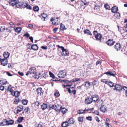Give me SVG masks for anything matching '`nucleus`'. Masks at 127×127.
I'll list each match as a JSON object with an SVG mask.
<instances>
[{
	"label": "nucleus",
	"instance_id": "nucleus-48",
	"mask_svg": "<svg viewBox=\"0 0 127 127\" xmlns=\"http://www.w3.org/2000/svg\"><path fill=\"white\" fill-rule=\"evenodd\" d=\"M48 74L45 73H44L42 75V76L43 77L45 78H46L48 77Z\"/></svg>",
	"mask_w": 127,
	"mask_h": 127
},
{
	"label": "nucleus",
	"instance_id": "nucleus-29",
	"mask_svg": "<svg viewBox=\"0 0 127 127\" xmlns=\"http://www.w3.org/2000/svg\"><path fill=\"white\" fill-rule=\"evenodd\" d=\"M14 30L16 32L19 33L21 30V28L20 27H17L16 29L14 28Z\"/></svg>",
	"mask_w": 127,
	"mask_h": 127
},
{
	"label": "nucleus",
	"instance_id": "nucleus-41",
	"mask_svg": "<svg viewBox=\"0 0 127 127\" xmlns=\"http://www.w3.org/2000/svg\"><path fill=\"white\" fill-rule=\"evenodd\" d=\"M28 101L26 99H24L22 101V103L24 105H26L27 104Z\"/></svg>",
	"mask_w": 127,
	"mask_h": 127
},
{
	"label": "nucleus",
	"instance_id": "nucleus-16",
	"mask_svg": "<svg viewBox=\"0 0 127 127\" xmlns=\"http://www.w3.org/2000/svg\"><path fill=\"white\" fill-rule=\"evenodd\" d=\"M55 109L56 111H61L62 107L61 105L59 104L56 105L55 106Z\"/></svg>",
	"mask_w": 127,
	"mask_h": 127
},
{
	"label": "nucleus",
	"instance_id": "nucleus-5",
	"mask_svg": "<svg viewBox=\"0 0 127 127\" xmlns=\"http://www.w3.org/2000/svg\"><path fill=\"white\" fill-rule=\"evenodd\" d=\"M0 63L3 66H5L8 64V60L6 59H1L0 58Z\"/></svg>",
	"mask_w": 127,
	"mask_h": 127
},
{
	"label": "nucleus",
	"instance_id": "nucleus-38",
	"mask_svg": "<svg viewBox=\"0 0 127 127\" xmlns=\"http://www.w3.org/2000/svg\"><path fill=\"white\" fill-rule=\"evenodd\" d=\"M84 118L83 117H79L78 118V120L79 122H82L83 121V119Z\"/></svg>",
	"mask_w": 127,
	"mask_h": 127
},
{
	"label": "nucleus",
	"instance_id": "nucleus-12",
	"mask_svg": "<svg viewBox=\"0 0 127 127\" xmlns=\"http://www.w3.org/2000/svg\"><path fill=\"white\" fill-rule=\"evenodd\" d=\"M115 43L114 41L111 39H109L106 42L107 44L110 46L113 45Z\"/></svg>",
	"mask_w": 127,
	"mask_h": 127
},
{
	"label": "nucleus",
	"instance_id": "nucleus-15",
	"mask_svg": "<svg viewBox=\"0 0 127 127\" xmlns=\"http://www.w3.org/2000/svg\"><path fill=\"white\" fill-rule=\"evenodd\" d=\"M36 71V68L34 67H32L29 69V72L31 74H33Z\"/></svg>",
	"mask_w": 127,
	"mask_h": 127
},
{
	"label": "nucleus",
	"instance_id": "nucleus-58",
	"mask_svg": "<svg viewBox=\"0 0 127 127\" xmlns=\"http://www.w3.org/2000/svg\"><path fill=\"white\" fill-rule=\"evenodd\" d=\"M0 28L1 29V30H3L1 31V32H2L3 30H5V27L4 26H1Z\"/></svg>",
	"mask_w": 127,
	"mask_h": 127
},
{
	"label": "nucleus",
	"instance_id": "nucleus-27",
	"mask_svg": "<svg viewBox=\"0 0 127 127\" xmlns=\"http://www.w3.org/2000/svg\"><path fill=\"white\" fill-rule=\"evenodd\" d=\"M61 112L63 114H64L67 111V110L65 108L62 107L61 110Z\"/></svg>",
	"mask_w": 127,
	"mask_h": 127
},
{
	"label": "nucleus",
	"instance_id": "nucleus-30",
	"mask_svg": "<svg viewBox=\"0 0 127 127\" xmlns=\"http://www.w3.org/2000/svg\"><path fill=\"white\" fill-rule=\"evenodd\" d=\"M49 110L54 109L55 107L54 105L52 103H50L48 105Z\"/></svg>",
	"mask_w": 127,
	"mask_h": 127
},
{
	"label": "nucleus",
	"instance_id": "nucleus-61",
	"mask_svg": "<svg viewBox=\"0 0 127 127\" xmlns=\"http://www.w3.org/2000/svg\"><path fill=\"white\" fill-rule=\"evenodd\" d=\"M29 39L32 43H33V37L32 36L30 37Z\"/></svg>",
	"mask_w": 127,
	"mask_h": 127
},
{
	"label": "nucleus",
	"instance_id": "nucleus-63",
	"mask_svg": "<svg viewBox=\"0 0 127 127\" xmlns=\"http://www.w3.org/2000/svg\"><path fill=\"white\" fill-rule=\"evenodd\" d=\"M32 45H31V44L28 43L27 45V46L28 47V48L29 47H30V48H31V47L32 46Z\"/></svg>",
	"mask_w": 127,
	"mask_h": 127
},
{
	"label": "nucleus",
	"instance_id": "nucleus-56",
	"mask_svg": "<svg viewBox=\"0 0 127 127\" xmlns=\"http://www.w3.org/2000/svg\"><path fill=\"white\" fill-rule=\"evenodd\" d=\"M18 74L21 76H23L24 75V73L23 72H21L20 71L18 72Z\"/></svg>",
	"mask_w": 127,
	"mask_h": 127
},
{
	"label": "nucleus",
	"instance_id": "nucleus-45",
	"mask_svg": "<svg viewBox=\"0 0 127 127\" xmlns=\"http://www.w3.org/2000/svg\"><path fill=\"white\" fill-rule=\"evenodd\" d=\"M19 99H16L14 101V104H17L19 102Z\"/></svg>",
	"mask_w": 127,
	"mask_h": 127
},
{
	"label": "nucleus",
	"instance_id": "nucleus-21",
	"mask_svg": "<svg viewBox=\"0 0 127 127\" xmlns=\"http://www.w3.org/2000/svg\"><path fill=\"white\" fill-rule=\"evenodd\" d=\"M67 122H68L69 124H71L73 125L74 124L75 122V121L74 119L72 118H71L69 119Z\"/></svg>",
	"mask_w": 127,
	"mask_h": 127
},
{
	"label": "nucleus",
	"instance_id": "nucleus-46",
	"mask_svg": "<svg viewBox=\"0 0 127 127\" xmlns=\"http://www.w3.org/2000/svg\"><path fill=\"white\" fill-rule=\"evenodd\" d=\"M63 81L65 84H67L69 83H71L70 82V81H69L67 80H63Z\"/></svg>",
	"mask_w": 127,
	"mask_h": 127
},
{
	"label": "nucleus",
	"instance_id": "nucleus-50",
	"mask_svg": "<svg viewBox=\"0 0 127 127\" xmlns=\"http://www.w3.org/2000/svg\"><path fill=\"white\" fill-rule=\"evenodd\" d=\"M29 109V108L27 107L24 109V111L25 113H26L27 112H28Z\"/></svg>",
	"mask_w": 127,
	"mask_h": 127
},
{
	"label": "nucleus",
	"instance_id": "nucleus-7",
	"mask_svg": "<svg viewBox=\"0 0 127 127\" xmlns=\"http://www.w3.org/2000/svg\"><path fill=\"white\" fill-rule=\"evenodd\" d=\"M15 5L18 8H23V6L24 5V2L21 3L20 2H17V1Z\"/></svg>",
	"mask_w": 127,
	"mask_h": 127
},
{
	"label": "nucleus",
	"instance_id": "nucleus-3",
	"mask_svg": "<svg viewBox=\"0 0 127 127\" xmlns=\"http://www.w3.org/2000/svg\"><path fill=\"white\" fill-rule=\"evenodd\" d=\"M114 88L113 89L114 90H116L117 91L120 92L122 89V87L119 84H116L114 86Z\"/></svg>",
	"mask_w": 127,
	"mask_h": 127
},
{
	"label": "nucleus",
	"instance_id": "nucleus-18",
	"mask_svg": "<svg viewBox=\"0 0 127 127\" xmlns=\"http://www.w3.org/2000/svg\"><path fill=\"white\" fill-rule=\"evenodd\" d=\"M36 92L37 94L38 95H42L43 92V91L41 88L37 89Z\"/></svg>",
	"mask_w": 127,
	"mask_h": 127
},
{
	"label": "nucleus",
	"instance_id": "nucleus-49",
	"mask_svg": "<svg viewBox=\"0 0 127 127\" xmlns=\"http://www.w3.org/2000/svg\"><path fill=\"white\" fill-rule=\"evenodd\" d=\"M86 119L88 120L92 121V117L91 116H89L86 118Z\"/></svg>",
	"mask_w": 127,
	"mask_h": 127
},
{
	"label": "nucleus",
	"instance_id": "nucleus-59",
	"mask_svg": "<svg viewBox=\"0 0 127 127\" xmlns=\"http://www.w3.org/2000/svg\"><path fill=\"white\" fill-rule=\"evenodd\" d=\"M23 36H26L27 37H30V35L29 34L27 33L24 34V35Z\"/></svg>",
	"mask_w": 127,
	"mask_h": 127
},
{
	"label": "nucleus",
	"instance_id": "nucleus-20",
	"mask_svg": "<svg viewBox=\"0 0 127 127\" xmlns=\"http://www.w3.org/2000/svg\"><path fill=\"white\" fill-rule=\"evenodd\" d=\"M8 121L6 119L3 120L2 122H1L2 126H4L5 125L8 126L9 124H8Z\"/></svg>",
	"mask_w": 127,
	"mask_h": 127
},
{
	"label": "nucleus",
	"instance_id": "nucleus-17",
	"mask_svg": "<svg viewBox=\"0 0 127 127\" xmlns=\"http://www.w3.org/2000/svg\"><path fill=\"white\" fill-rule=\"evenodd\" d=\"M62 50V54L64 56H66L69 53L68 50L66 49H65L64 48V49Z\"/></svg>",
	"mask_w": 127,
	"mask_h": 127
},
{
	"label": "nucleus",
	"instance_id": "nucleus-60",
	"mask_svg": "<svg viewBox=\"0 0 127 127\" xmlns=\"http://www.w3.org/2000/svg\"><path fill=\"white\" fill-rule=\"evenodd\" d=\"M95 119L98 122H99V121L100 120L99 119V118L97 117H95Z\"/></svg>",
	"mask_w": 127,
	"mask_h": 127
},
{
	"label": "nucleus",
	"instance_id": "nucleus-62",
	"mask_svg": "<svg viewBox=\"0 0 127 127\" xmlns=\"http://www.w3.org/2000/svg\"><path fill=\"white\" fill-rule=\"evenodd\" d=\"M100 8V6H98L97 5H95V9H99Z\"/></svg>",
	"mask_w": 127,
	"mask_h": 127
},
{
	"label": "nucleus",
	"instance_id": "nucleus-4",
	"mask_svg": "<svg viewBox=\"0 0 127 127\" xmlns=\"http://www.w3.org/2000/svg\"><path fill=\"white\" fill-rule=\"evenodd\" d=\"M111 11L112 12L114 13H116L118 15H117L118 16L120 17V14L117 13V12L118 10V8L116 6H114L112 7L111 9Z\"/></svg>",
	"mask_w": 127,
	"mask_h": 127
},
{
	"label": "nucleus",
	"instance_id": "nucleus-52",
	"mask_svg": "<svg viewBox=\"0 0 127 127\" xmlns=\"http://www.w3.org/2000/svg\"><path fill=\"white\" fill-rule=\"evenodd\" d=\"M4 89V87L1 85L0 86V90L3 91Z\"/></svg>",
	"mask_w": 127,
	"mask_h": 127
},
{
	"label": "nucleus",
	"instance_id": "nucleus-53",
	"mask_svg": "<svg viewBox=\"0 0 127 127\" xmlns=\"http://www.w3.org/2000/svg\"><path fill=\"white\" fill-rule=\"evenodd\" d=\"M54 95L58 97L60 95L59 92H56L55 93Z\"/></svg>",
	"mask_w": 127,
	"mask_h": 127
},
{
	"label": "nucleus",
	"instance_id": "nucleus-57",
	"mask_svg": "<svg viewBox=\"0 0 127 127\" xmlns=\"http://www.w3.org/2000/svg\"><path fill=\"white\" fill-rule=\"evenodd\" d=\"M58 29V28H56L54 29L53 30V31L54 33H56Z\"/></svg>",
	"mask_w": 127,
	"mask_h": 127
},
{
	"label": "nucleus",
	"instance_id": "nucleus-2",
	"mask_svg": "<svg viewBox=\"0 0 127 127\" xmlns=\"http://www.w3.org/2000/svg\"><path fill=\"white\" fill-rule=\"evenodd\" d=\"M7 90L8 92L9 91L12 95L15 96V91H14L12 89L11 85H9L7 88Z\"/></svg>",
	"mask_w": 127,
	"mask_h": 127
},
{
	"label": "nucleus",
	"instance_id": "nucleus-33",
	"mask_svg": "<svg viewBox=\"0 0 127 127\" xmlns=\"http://www.w3.org/2000/svg\"><path fill=\"white\" fill-rule=\"evenodd\" d=\"M60 27L61 30H62L63 31L66 29V28H65V26L62 23H61L60 25Z\"/></svg>",
	"mask_w": 127,
	"mask_h": 127
},
{
	"label": "nucleus",
	"instance_id": "nucleus-11",
	"mask_svg": "<svg viewBox=\"0 0 127 127\" xmlns=\"http://www.w3.org/2000/svg\"><path fill=\"white\" fill-rule=\"evenodd\" d=\"M105 74H107L108 75L114 77L115 76L116 73L114 71H112L107 72L105 73Z\"/></svg>",
	"mask_w": 127,
	"mask_h": 127
},
{
	"label": "nucleus",
	"instance_id": "nucleus-51",
	"mask_svg": "<svg viewBox=\"0 0 127 127\" xmlns=\"http://www.w3.org/2000/svg\"><path fill=\"white\" fill-rule=\"evenodd\" d=\"M39 77L40 76L39 75H37L36 74H36L34 76V78L37 79L39 78Z\"/></svg>",
	"mask_w": 127,
	"mask_h": 127
},
{
	"label": "nucleus",
	"instance_id": "nucleus-44",
	"mask_svg": "<svg viewBox=\"0 0 127 127\" xmlns=\"http://www.w3.org/2000/svg\"><path fill=\"white\" fill-rule=\"evenodd\" d=\"M104 7L105 8L107 9H110V7L107 4H105L104 5Z\"/></svg>",
	"mask_w": 127,
	"mask_h": 127
},
{
	"label": "nucleus",
	"instance_id": "nucleus-32",
	"mask_svg": "<svg viewBox=\"0 0 127 127\" xmlns=\"http://www.w3.org/2000/svg\"><path fill=\"white\" fill-rule=\"evenodd\" d=\"M24 118L23 117H20L18 118L17 121L19 123L22 122L24 120Z\"/></svg>",
	"mask_w": 127,
	"mask_h": 127
},
{
	"label": "nucleus",
	"instance_id": "nucleus-54",
	"mask_svg": "<svg viewBox=\"0 0 127 127\" xmlns=\"http://www.w3.org/2000/svg\"><path fill=\"white\" fill-rule=\"evenodd\" d=\"M49 74L51 77L52 78H54L55 77V76L51 72H49Z\"/></svg>",
	"mask_w": 127,
	"mask_h": 127
},
{
	"label": "nucleus",
	"instance_id": "nucleus-24",
	"mask_svg": "<svg viewBox=\"0 0 127 127\" xmlns=\"http://www.w3.org/2000/svg\"><path fill=\"white\" fill-rule=\"evenodd\" d=\"M69 125L67 121L64 122L62 125V127H67Z\"/></svg>",
	"mask_w": 127,
	"mask_h": 127
},
{
	"label": "nucleus",
	"instance_id": "nucleus-13",
	"mask_svg": "<svg viewBox=\"0 0 127 127\" xmlns=\"http://www.w3.org/2000/svg\"><path fill=\"white\" fill-rule=\"evenodd\" d=\"M121 47V45L119 43H117L114 46V48L117 51L120 50Z\"/></svg>",
	"mask_w": 127,
	"mask_h": 127
},
{
	"label": "nucleus",
	"instance_id": "nucleus-19",
	"mask_svg": "<svg viewBox=\"0 0 127 127\" xmlns=\"http://www.w3.org/2000/svg\"><path fill=\"white\" fill-rule=\"evenodd\" d=\"M16 0H9V3L10 5L13 6L16 4Z\"/></svg>",
	"mask_w": 127,
	"mask_h": 127
},
{
	"label": "nucleus",
	"instance_id": "nucleus-35",
	"mask_svg": "<svg viewBox=\"0 0 127 127\" xmlns=\"http://www.w3.org/2000/svg\"><path fill=\"white\" fill-rule=\"evenodd\" d=\"M84 33L90 35H91L92 34L91 33L90 31L88 30L87 29L84 31Z\"/></svg>",
	"mask_w": 127,
	"mask_h": 127
},
{
	"label": "nucleus",
	"instance_id": "nucleus-9",
	"mask_svg": "<svg viewBox=\"0 0 127 127\" xmlns=\"http://www.w3.org/2000/svg\"><path fill=\"white\" fill-rule=\"evenodd\" d=\"M26 8L27 9L31 10L32 9V7L30 5H29L26 1L24 2V5L23 6V8Z\"/></svg>",
	"mask_w": 127,
	"mask_h": 127
},
{
	"label": "nucleus",
	"instance_id": "nucleus-43",
	"mask_svg": "<svg viewBox=\"0 0 127 127\" xmlns=\"http://www.w3.org/2000/svg\"><path fill=\"white\" fill-rule=\"evenodd\" d=\"M15 94V96L16 97H18L20 95V93L19 92L16 91Z\"/></svg>",
	"mask_w": 127,
	"mask_h": 127
},
{
	"label": "nucleus",
	"instance_id": "nucleus-42",
	"mask_svg": "<svg viewBox=\"0 0 127 127\" xmlns=\"http://www.w3.org/2000/svg\"><path fill=\"white\" fill-rule=\"evenodd\" d=\"M101 81L103 83H104L106 84H108V81H106V80L105 79H101Z\"/></svg>",
	"mask_w": 127,
	"mask_h": 127
},
{
	"label": "nucleus",
	"instance_id": "nucleus-10",
	"mask_svg": "<svg viewBox=\"0 0 127 127\" xmlns=\"http://www.w3.org/2000/svg\"><path fill=\"white\" fill-rule=\"evenodd\" d=\"M92 99V101H93L95 102H96L97 101L99 98L98 95H92L91 97Z\"/></svg>",
	"mask_w": 127,
	"mask_h": 127
},
{
	"label": "nucleus",
	"instance_id": "nucleus-8",
	"mask_svg": "<svg viewBox=\"0 0 127 127\" xmlns=\"http://www.w3.org/2000/svg\"><path fill=\"white\" fill-rule=\"evenodd\" d=\"M92 102V98L89 97H88L85 99V103L86 104H88Z\"/></svg>",
	"mask_w": 127,
	"mask_h": 127
},
{
	"label": "nucleus",
	"instance_id": "nucleus-6",
	"mask_svg": "<svg viewBox=\"0 0 127 127\" xmlns=\"http://www.w3.org/2000/svg\"><path fill=\"white\" fill-rule=\"evenodd\" d=\"M51 21H52V23L54 25H57L59 23V19L58 17H57L56 19H51Z\"/></svg>",
	"mask_w": 127,
	"mask_h": 127
},
{
	"label": "nucleus",
	"instance_id": "nucleus-40",
	"mask_svg": "<svg viewBox=\"0 0 127 127\" xmlns=\"http://www.w3.org/2000/svg\"><path fill=\"white\" fill-rule=\"evenodd\" d=\"M77 112L79 114L83 113H85V110L82 109H80Z\"/></svg>",
	"mask_w": 127,
	"mask_h": 127
},
{
	"label": "nucleus",
	"instance_id": "nucleus-37",
	"mask_svg": "<svg viewBox=\"0 0 127 127\" xmlns=\"http://www.w3.org/2000/svg\"><path fill=\"white\" fill-rule=\"evenodd\" d=\"M108 83L107 84L110 87H113L114 85V83L111 82H108Z\"/></svg>",
	"mask_w": 127,
	"mask_h": 127
},
{
	"label": "nucleus",
	"instance_id": "nucleus-47",
	"mask_svg": "<svg viewBox=\"0 0 127 127\" xmlns=\"http://www.w3.org/2000/svg\"><path fill=\"white\" fill-rule=\"evenodd\" d=\"M41 16L44 19L45 18H46L47 16V15L44 13H43L41 14Z\"/></svg>",
	"mask_w": 127,
	"mask_h": 127
},
{
	"label": "nucleus",
	"instance_id": "nucleus-25",
	"mask_svg": "<svg viewBox=\"0 0 127 127\" xmlns=\"http://www.w3.org/2000/svg\"><path fill=\"white\" fill-rule=\"evenodd\" d=\"M84 83L85 87L87 88H88L91 85L89 82H84Z\"/></svg>",
	"mask_w": 127,
	"mask_h": 127
},
{
	"label": "nucleus",
	"instance_id": "nucleus-64",
	"mask_svg": "<svg viewBox=\"0 0 127 127\" xmlns=\"http://www.w3.org/2000/svg\"><path fill=\"white\" fill-rule=\"evenodd\" d=\"M123 88L125 91H127V87L126 86H124L122 87Z\"/></svg>",
	"mask_w": 127,
	"mask_h": 127
},
{
	"label": "nucleus",
	"instance_id": "nucleus-55",
	"mask_svg": "<svg viewBox=\"0 0 127 127\" xmlns=\"http://www.w3.org/2000/svg\"><path fill=\"white\" fill-rule=\"evenodd\" d=\"M71 86H72V85H62V86L64 88H65L66 86H69L70 88H71Z\"/></svg>",
	"mask_w": 127,
	"mask_h": 127
},
{
	"label": "nucleus",
	"instance_id": "nucleus-26",
	"mask_svg": "<svg viewBox=\"0 0 127 127\" xmlns=\"http://www.w3.org/2000/svg\"><path fill=\"white\" fill-rule=\"evenodd\" d=\"M23 108V107L22 106H19L16 114H18L19 112H21Z\"/></svg>",
	"mask_w": 127,
	"mask_h": 127
},
{
	"label": "nucleus",
	"instance_id": "nucleus-39",
	"mask_svg": "<svg viewBox=\"0 0 127 127\" xmlns=\"http://www.w3.org/2000/svg\"><path fill=\"white\" fill-rule=\"evenodd\" d=\"M14 123V121L13 120H10L8 121V124H9V125H12Z\"/></svg>",
	"mask_w": 127,
	"mask_h": 127
},
{
	"label": "nucleus",
	"instance_id": "nucleus-1",
	"mask_svg": "<svg viewBox=\"0 0 127 127\" xmlns=\"http://www.w3.org/2000/svg\"><path fill=\"white\" fill-rule=\"evenodd\" d=\"M66 75V72L65 70L60 71L58 74V76L60 78H64Z\"/></svg>",
	"mask_w": 127,
	"mask_h": 127
},
{
	"label": "nucleus",
	"instance_id": "nucleus-22",
	"mask_svg": "<svg viewBox=\"0 0 127 127\" xmlns=\"http://www.w3.org/2000/svg\"><path fill=\"white\" fill-rule=\"evenodd\" d=\"M95 37L97 40H100L101 39L102 36L99 33H97L96 35H95Z\"/></svg>",
	"mask_w": 127,
	"mask_h": 127
},
{
	"label": "nucleus",
	"instance_id": "nucleus-28",
	"mask_svg": "<svg viewBox=\"0 0 127 127\" xmlns=\"http://www.w3.org/2000/svg\"><path fill=\"white\" fill-rule=\"evenodd\" d=\"M41 108L43 110H44L46 109L47 107V105L46 104L43 103L41 105Z\"/></svg>",
	"mask_w": 127,
	"mask_h": 127
},
{
	"label": "nucleus",
	"instance_id": "nucleus-31",
	"mask_svg": "<svg viewBox=\"0 0 127 127\" xmlns=\"http://www.w3.org/2000/svg\"><path fill=\"white\" fill-rule=\"evenodd\" d=\"M100 110L101 111L103 112H105L106 110L104 105H102L101 107L100 108Z\"/></svg>",
	"mask_w": 127,
	"mask_h": 127
},
{
	"label": "nucleus",
	"instance_id": "nucleus-23",
	"mask_svg": "<svg viewBox=\"0 0 127 127\" xmlns=\"http://www.w3.org/2000/svg\"><path fill=\"white\" fill-rule=\"evenodd\" d=\"M10 54L8 52H5L3 54V56L5 59H6L9 57Z\"/></svg>",
	"mask_w": 127,
	"mask_h": 127
},
{
	"label": "nucleus",
	"instance_id": "nucleus-36",
	"mask_svg": "<svg viewBox=\"0 0 127 127\" xmlns=\"http://www.w3.org/2000/svg\"><path fill=\"white\" fill-rule=\"evenodd\" d=\"M80 80V79L77 78H75L70 80V82L71 83V82H74L78 81Z\"/></svg>",
	"mask_w": 127,
	"mask_h": 127
},
{
	"label": "nucleus",
	"instance_id": "nucleus-34",
	"mask_svg": "<svg viewBox=\"0 0 127 127\" xmlns=\"http://www.w3.org/2000/svg\"><path fill=\"white\" fill-rule=\"evenodd\" d=\"M39 10V7L37 6H34L33 8V10L35 11H37Z\"/></svg>",
	"mask_w": 127,
	"mask_h": 127
},
{
	"label": "nucleus",
	"instance_id": "nucleus-14",
	"mask_svg": "<svg viewBox=\"0 0 127 127\" xmlns=\"http://www.w3.org/2000/svg\"><path fill=\"white\" fill-rule=\"evenodd\" d=\"M38 49V47L36 44H33L32 45L31 48L30 47L28 48V49H30V50L32 49H33L34 50H37Z\"/></svg>",
	"mask_w": 127,
	"mask_h": 127
}]
</instances>
